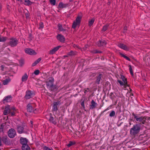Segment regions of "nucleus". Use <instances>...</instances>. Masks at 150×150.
Returning a JSON list of instances; mask_svg holds the SVG:
<instances>
[{"label": "nucleus", "mask_w": 150, "mask_h": 150, "mask_svg": "<svg viewBox=\"0 0 150 150\" xmlns=\"http://www.w3.org/2000/svg\"><path fill=\"white\" fill-rule=\"evenodd\" d=\"M132 115L134 116V118L136 119L137 121L141 122L142 124L147 125L149 120V117H139L135 115L134 114H132Z\"/></svg>", "instance_id": "f257e3e1"}, {"label": "nucleus", "mask_w": 150, "mask_h": 150, "mask_svg": "<svg viewBox=\"0 0 150 150\" xmlns=\"http://www.w3.org/2000/svg\"><path fill=\"white\" fill-rule=\"evenodd\" d=\"M1 141L6 145H9L11 144V141L7 135L3 136L2 137L0 136V146L2 145Z\"/></svg>", "instance_id": "f03ea898"}, {"label": "nucleus", "mask_w": 150, "mask_h": 150, "mask_svg": "<svg viewBox=\"0 0 150 150\" xmlns=\"http://www.w3.org/2000/svg\"><path fill=\"white\" fill-rule=\"evenodd\" d=\"M140 130V127L138 125H134L131 129L130 134L132 135H134L139 132Z\"/></svg>", "instance_id": "7ed1b4c3"}, {"label": "nucleus", "mask_w": 150, "mask_h": 150, "mask_svg": "<svg viewBox=\"0 0 150 150\" xmlns=\"http://www.w3.org/2000/svg\"><path fill=\"white\" fill-rule=\"evenodd\" d=\"M9 40L8 44L11 47H15L18 44V40L16 38H10Z\"/></svg>", "instance_id": "20e7f679"}, {"label": "nucleus", "mask_w": 150, "mask_h": 150, "mask_svg": "<svg viewBox=\"0 0 150 150\" xmlns=\"http://www.w3.org/2000/svg\"><path fill=\"white\" fill-rule=\"evenodd\" d=\"M8 137L11 138H13L16 135V132L15 130L13 128H11L8 132Z\"/></svg>", "instance_id": "39448f33"}, {"label": "nucleus", "mask_w": 150, "mask_h": 150, "mask_svg": "<svg viewBox=\"0 0 150 150\" xmlns=\"http://www.w3.org/2000/svg\"><path fill=\"white\" fill-rule=\"evenodd\" d=\"M81 17L80 16H78L76 18L75 21H74L72 24V27L75 28L76 26L79 25L80 24Z\"/></svg>", "instance_id": "423d86ee"}, {"label": "nucleus", "mask_w": 150, "mask_h": 150, "mask_svg": "<svg viewBox=\"0 0 150 150\" xmlns=\"http://www.w3.org/2000/svg\"><path fill=\"white\" fill-rule=\"evenodd\" d=\"M50 118L49 120L54 125L57 124V118L53 114L50 113Z\"/></svg>", "instance_id": "0eeeda50"}, {"label": "nucleus", "mask_w": 150, "mask_h": 150, "mask_svg": "<svg viewBox=\"0 0 150 150\" xmlns=\"http://www.w3.org/2000/svg\"><path fill=\"white\" fill-rule=\"evenodd\" d=\"M28 140L26 138H24L23 137H21L20 139V142L21 144L23 145V148L24 147L27 146V143Z\"/></svg>", "instance_id": "6e6552de"}, {"label": "nucleus", "mask_w": 150, "mask_h": 150, "mask_svg": "<svg viewBox=\"0 0 150 150\" xmlns=\"http://www.w3.org/2000/svg\"><path fill=\"white\" fill-rule=\"evenodd\" d=\"M54 79L52 77H50L48 80L46 82V84L48 88H49L54 84Z\"/></svg>", "instance_id": "1a4fd4ad"}, {"label": "nucleus", "mask_w": 150, "mask_h": 150, "mask_svg": "<svg viewBox=\"0 0 150 150\" xmlns=\"http://www.w3.org/2000/svg\"><path fill=\"white\" fill-rule=\"evenodd\" d=\"M11 110L10 106L8 105L6 106L4 111V115H7L8 114H10L9 115L11 116Z\"/></svg>", "instance_id": "9d476101"}, {"label": "nucleus", "mask_w": 150, "mask_h": 150, "mask_svg": "<svg viewBox=\"0 0 150 150\" xmlns=\"http://www.w3.org/2000/svg\"><path fill=\"white\" fill-rule=\"evenodd\" d=\"M33 95V92L30 90L27 91L25 98L26 99H28L32 97Z\"/></svg>", "instance_id": "9b49d317"}, {"label": "nucleus", "mask_w": 150, "mask_h": 150, "mask_svg": "<svg viewBox=\"0 0 150 150\" xmlns=\"http://www.w3.org/2000/svg\"><path fill=\"white\" fill-rule=\"evenodd\" d=\"M57 40L61 42H64L65 40V37L62 35L58 34L57 35Z\"/></svg>", "instance_id": "f8f14e48"}, {"label": "nucleus", "mask_w": 150, "mask_h": 150, "mask_svg": "<svg viewBox=\"0 0 150 150\" xmlns=\"http://www.w3.org/2000/svg\"><path fill=\"white\" fill-rule=\"evenodd\" d=\"M25 52L26 53L30 55H35L36 53L35 51L30 48H26L25 49Z\"/></svg>", "instance_id": "ddd939ff"}, {"label": "nucleus", "mask_w": 150, "mask_h": 150, "mask_svg": "<svg viewBox=\"0 0 150 150\" xmlns=\"http://www.w3.org/2000/svg\"><path fill=\"white\" fill-rule=\"evenodd\" d=\"M61 47L60 46H58L54 47L53 49L50 50L49 52V54H54Z\"/></svg>", "instance_id": "4468645a"}, {"label": "nucleus", "mask_w": 150, "mask_h": 150, "mask_svg": "<svg viewBox=\"0 0 150 150\" xmlns=\"http://www.w3.org/2000/svg\"><path fill=\"white\" fill-rule=\"evenodd\" d=\"M118 46L121 49L125 50L127 51L129 50V47H127L125 45L120 43L118 45Z\"/></svg>", "instance_id": "2eb2a0df"}, {"label": "nucleus", "mask_w": 150, "mask_h": 150, "mask_svg": "<svg viewBox=\"0 0 150 150\" xmlns=\"http://www.w3.org/2000/svg\"><path fill=\"white\" fill-rule=\"evenodd\" d=\"M59 104V102H54L53 103L52 111L53 112L56 111L57 110V106Z\"/></svg>", "instance_id": "dca6fc26"}, {"label": "nucleus", "mask_w": 150, "mask_h": 150, "mask_svg": "<svg viewBox=\"0 0 150 150\" xmlns=\"http://www.w3.org/2000/svg\"><path fill=\"white\" fill-rule=\"evenodd\" d=\"M11 99V96H8L5 97V98L3 100V102L4 103H5L10 101Z\"/></svg>", "instance_id": "f3484780"}, {"label": "nucleus", "mask_w": 150, "mask_h": 150, "mask_svg": "<svg viewBox=\"0 0 150 150\" xmlns=\"http://www.w3.org/2000/svg\"><path fill=\"white\" fill-rule=\"evenodd\" d=\"M27 111L29 112H31L33 111L34 109L33 107L32 104H28L27 105Z\"/></svg>", "instance_id": "a211bd4d"}, {"label": "nucleus", "mask_w": 150, "mask_h": 150, "mask_svg": "<svg viewBox=\"0 0 150 150\" xmlns=\"http://www.w3.org/2000/svg\"><path fill=\"white\" fill-rule=\"evenodd\" d=\"M97 103L93 100H92L91 102V104L90 105V108L91 109L94 108L96 107Z\"/></svg>", "instance_id": "6ab92c4d"}, {"label": "nucleus", "mask_w": 150, "mask_h": 150, "mask_svg": "<svg viewBox=\"0 0 150 150\" xmlns=\"http://www.w3.org/2000/svg\"><path fill=\"white\" fill-rule=\"evenodd\" d=\"M49 88L51 91H54L57 90V86L55 85L52 84V85L50 86Z\"/></svg>", "instance_id": "aec40b11"}, {"label": "nucleus", "mask_w": 150, "mask_h": 150, "mask_svg": "<svg viewBox=\"0 0 150 150\" xmlns=\"http://www.w3.org/2000/svg\"><path fill=\"white\" fill-rule=\"evenodd\" d=\"M11 116H13L15 115V112L16 111V110L15 107H12L11 108Z\"/></svg>", "instance_id": "412c9836"}, {"label": "nucleus", "mask_w": 150, "mask_h": 150, "mask_svg": "<svg viewBox=\"0 0 150 150\" xmlns=\"http://www.w3.org/2000/svg\"><path fill=\"white\" fill-rule=\"evenodd\" d=\"M23 127L21 126H18L17 127L18 132L19 134L23 133Z\"/></svg>", "instance_id": "4be33fe9"}, {"label": "nucleus", "mask_w": 150, "mask_h": 150, "mask_svg": "<svg viewBox=\"0 0 150 150\" xmlns=\"http://www.w3.org/2000/svg\"><path fill=\"white\" fill-rule=\"evenodd\" d=\"M28 77V76L27 75L26 73H25L24 75H23L22 78L21 80L23 82L26 81Z\"/></svg>", "instance_id": "5701e85b"}, {"label": "nucleus", "mask_w": 150, "mask_h": 150, "mask_svg": "<svg viewBox=\"0 0 150 150\" xmlns=\"http://www.w3.org/2000/svg\"><path fill=\"white\" fill-rule=\"evenodd\" d=\"M95 19L94 18L90 19L88 21V25L89 26H91L95 21Z\"/></svg>", "instance_id": "b1692460"}, {"label": "nucleus", "mask_w": 150, "mask_h": 150, "mask_svg": "<svg viewBox=\"0 0 150 150\" xmlns=\"http://www.w3.org/2000/svg\"><path fill=\"white\" fill-rule=\"evenodd\" d=\"M41 60V58H39L35 61L33 64L32 66L34 67L38 64Z\"/></svg>", "instance_id": "393cba45"}, {"label": "nucleus", "mask_w": 150, "mask_h": 150, "mask_svg": "<svg viewBox=\"0 0 150 150\" xmlns=\"http://www.w3.org/2000/svg\"><path fill=\"white\" fill-rule=\"evenodd\" d=\"M10 81L11 79H6L4 80L3 81V84L4 85H6Z\"/></svg>", "instance_id": "a878e982"}, {"label": "nucleus", "mask_w": 150, "mask_h": 150, "mask_svg": "<svg viewBox=\"0 0 150 150\" xmlns=\"http://www.w3.org/2000/svg\"><path fill=\"white\" fill-rule=\"evenodd\" d=\"M33 2L29 0L25 1V4L26 5L29 6L32 4Z\"/></svg>", "instance_id": "bb28decb"}, {"label": "nucleus", "mask_w": 150, "mask_h": 150, "mask_svg": "<svg viewBox=\"0 0 150 150\" xmlns=\"http://www.w3.org/2000/svg\"><path fill=\"white\" fill-rule=\"evenodd\" d=\"M58 27L59 30L60 31H63L64 30H65L64 29L62 28V25L59 23L58 24Z\"/></svg>", "instance_id": "cd10ccee"}, {"label": "nucleus", "mask_w": 150, "mask_h": 150, "mask_svg": "<svg viewBox=\"0 0 150 150\" xmlns=\"http://www.w3.org/2000/svg\"><path fill=\"white\" fill-rule=\"evenodd\" d=\"M120 54L121 55V56L122 57H123L124 58H125L126 60H127L129 61H131L130 59L128 57H127V56L123 54L120 53Z\"/></svg>", "instance_id": "c85d7f7f"}, {"label": "nucleus", "mask_w": 150, "mask_h": 150, "mask_svg": "<svg viewBox=\"0 0 150 150\" xmlns=\"http://www.w3.org/2000/svg\"><path fill=\"white\" fill-rule=\"evenodd\" d=\"M7 39L6 37H0V42H4Z\"/></svg>", "instance_id": "c756f323"}, {"label": "nucleus", "mask_w": 150, "mask_h": 150, "mask_svg": "<svg viewBox=\"0 0 150 150\" xmlns=\"http://www.w3.org/2000/svg\"><path fill=\"white\" fill-rule=\"evenodd\" d=\"M101 79V75H99L98 76V77L97 80L96 81V82L98 84H99L100 82V79Z\"/></svg>", "instance_id": "7c9ffc66"}, {"label": "nucleus", "mask_w": 150, "mask_h": 150, "mask_svg": "<svg viewBox=\"0 0 150 150\" xmlns=\"http://www.w3.org/2000/svg\"><path fill=\"white\" fill-rule=\"evenodd\" d=\"M121 78L122 79V81L124 82V83H127V79L125 78L123 76H121Z\"/></svg>", "instance_id": "2f4dec72"}, {"label": "nucleus", "mask_w": 150, "mask_h": 150, "mask_svg": "<svg viewBox=\"0 0 150 150\" xmlns=\"http://www.w3.org/2000/svg\"><path fill=\"white\" fill-rule=\"evenodd\" d=\"M27 146H28V147H27V146H26L24 147L23 148V149L22 146L21 147L22 150H30V147L28 144Z\"/></svg>", "instance_id": "473e14b6"}, {"label": "nucleus", "mask_w": 150, "mask_h": 150, "mask_svg": "<svg viewBox=\"0 0 150 150\" xmlns=\"http://www.w3.org/2000/svg\"><path fill=\"white\" fill-rule=\"evenodd\" d=\"M118 82L121 86H126L127 85V83H124V82L123 81H122L120 80H118Z\"/></svg>", "instance_id": "72a5a7b5"}, {"label": "nucleus", "mask_w": 150, "mask_h": 150, "mask_svg": "<svg viewBox=\"0 0 150 150\" xmlns=\"http://www.w3.org/2000/svg\"><path fill=\"white\" fill-rule=\"evenodd\" d=\"M115 112L114 110L112 111L109 114L110 117H112L115 116Z\"/></svg>", "instance_id": "f704fd0d"}, {"label": "nucleus", "mask_w": 150, "mask_h": 150, "mask_svg": "<svg viewBox=\"0 0 150 150\" xmlns=\"http://www.w3.org/2000/svg\"><path fill=\"white\" fill-rule=\"evenodd\" d=\"M59 7L60 8H62L65 7V5L64 4L62 3H60L59 5Z\"/></svg>", "instance_id": "c9c22d12"}, {"label": "nucleus", "mask_w": 150, "mask_h": 150, "mask_svg": "<svg viewBox=\"0 0 150 150\" xmlns=\"http://www.w3.org/2000/svg\"><path fill=\"white\" fill-rule=\"evenodd\" d=\"M51 4L54 5L56 3V0H49Z\"/></svg>", "instance_id": "e433bc0d"}, {"label": "nucleus", "mask_w": 150, "mask_h": 150, "mask_svg": "<svg viewBox=\"0 0 150 150\" xmlns=\"http://www.w3.org/2000/svg\"><path fill=\"white\" fill-rule=\"evenodd\" d=\"M129 71H130V72L131 74L132 75H133V72L131 66L130 65H129Z\"/></svg>", "instance_id": "4c0bfd02"}, {"label": "nucleus", "mask_w": 150, "mask_h": 150, "mask_svg": "<svg viewBox=\"0 0 150 150\" xmlns=\"http://www.w3.org/2000/svg\"><path fill=\"white\" fill-rule=\"evenodd\" d=\"M108 25H106L104 26L102 30L103 31H106L108 28Z\"/></svg>", "instance_id": "58836bf2"}, {"label": "nucleus", "mask_w": 150, "mask_h": 150, "mask_svg": "<svg viewBox=\"0 0 150 150\" xmlns=\"http://www.w3.org/2000/svg\"><path fill=\"white\" fill-rule=\"evenodd\" d=\"M43 150H52V149H50L46 146H45L43 148Z\"/></svg>", "instance_id": "ea45409f"}, {"label": "nucleus", "mask_w": 150, "mask_h": 150, "mask_svg": "<svg viewBox=\"0 0 150 150\" xmlns=\"http://www.w3.org/2000/svg\"><path fill=\"white\" fill-rule=\"evenodd\" d=\"M40 73V71L39 70H35L34 72V74L36 75H38Z\"/></svg>", "instance_id": "a19ab883"}, {"label": "nucleus", "mask_w": 150, "mask_h": 150, "mask_svg": "<svg viewBox=\"0 0 150 150\" xmlns=\"http://www.w3.org/2000/svg\"><path fill=\"white\" fill-rule=\"evenodd\" d=\"M74 144V143L73 142H69V143L67 145V146L68 147H69L70 146H72V145Z\"/></svg>", "instance_id": "79ce46f5"}, {"label": "nucleus", "mask_w": 150, "mask_h": 150, "mask_svg": "<svg viewBox=\"0 0 150 150\" xmlns=\"http://www.w3.org/2000/svg\"><path fill=\"white\" fill-rule=\"evenodd\" d=\"M32 35L31 34H30L28 37V40L30 41L32 40Z\"/></svg>", "instance_id": "37998d69"}, {"label": "nucleus", "mask_w": 150, "mask_h": 150, "mask_svg": "<svg viewBox=\"0 0 150 150\" xmlns=\"http://www.w3.org/2000/svg\"><path fill=\"white\" fill-rule=\"evenodd\" d=\"M25 15L26 18H29L30 14L28 12L26 13Z\"/></svg>", "instance_id": "c03bdc74"}, {"label": "nucleus", "mask_w": 150, "mask_h": 150, "mask_svg": "<svg viewBox=\"0 0 150 150\" xmlns=\"http://www.w3.org/2000/svg\"><path fill=\"white\" fill-rule=\"evenodd\" d=\"M112 105H110L109 106L108 108H107L105 110V111H107L110 109L112 108Z\"/></svg>", "instance_id": "a18cd8bd"}, {"label": "nucleus", "mask_w": 150, "mask_h": 150, "mask_svg": "<svg viewBox=\"0 0 150 150\" xmlns=\"http://www.w3.org/2000/svg\"><path fill=\"white\" fill-rule=\"evenodd\" d=\"M100 43H102V45H105L106 44V42H105L104 41H100Z\"/></svg>", "instance_id": "49530a36"}, {"label": "nucleus", "mask_w": 150, "mask_h": 150, "mask_svg": "<svg viewBox=\"0 0 150 150\" xmlns=\"http://www.w3.org/2000/svg\"><path fill=\"white\" fill-rule=\"evenodd\" d=\"M40 27L42 28L43 27V23L42 22H40Z\"/></svg>", "instance_id": "de8ad7c7"}, {"label": "nucleus", "mask_w": 150, "mask_h": 150, "mask_svg": "<svg viewBox=\"0 0 150 150\" xmlns=\"http://www.w3.org/2000/svg\"><path fill=\"white\" fill-rule=\"evenodd\" d=\"M74 53L73 51H71L69 54V55H74Z\"/></svg>", "instance_id": "09e8293b"}, {"label": "nucleus", "mask_w": 150, "mask_h": 150, "mask_svg": "<svg viewBox=\"0 0 150 150\" xmlns=\"http://www.w3.org/2000/svg\"><path fill=\"white\" fill-rule=\"evenodd\" d=\"M33 111L34 113H37V110L36 109H35V110H34Z\"/></svg>", "instance_id": "8fccbe9b"}, {"label": "nucleus", "mask_w": 150, "mask_h": 150, "mask_svg": "<svg viewBox=\"0 0 150 150\" xmlns=\"http://www.w3.org/2000/svg\"><path fill=\"white\" fill-rule=\"evenodd\" d=\"M2 6L1 4L0 3V11L1 10Z\"/></svg>", "instance_id": "3c124183"}, {"label": "nucleus", "mask_w": 150, "mask_h": 150, "mask_svg": "<svg viewBox=\"0 0 150 150\" xmlns=\"http://www.w3.org/2000/svg\"><path fill=\"white\" fill-rule=\"evenodd\" d=\"M3 127H2V125H1V127H0V129H3Z\"/></svg>", "instance_id": "603ef678"}, {"label": "nucleus", "mask_w": 150, "mask_h": 150, "mask_svg": "<svg viewBox=\"0 0 150 150\" xmlns=\"http://www.w3.org/2000/svg\"><path fill=\"white\" fill-rule=\"evenodd\" d=\"M11 150H19V149H11Z\"/></svg>", "instance_id": "864d4df0"}, {"label": "nucleus", "mask_w": 150, "mask_h": 150, "mask_svg": "<svg viewBox=\"0 0 150 150\" xmlns=\"http://www.w3.org/2000/svg\"><path fill=\"white\" fill-rule=\"evenodd\" d=\"M126 29H127V27H124V30H126Z\"/></svg>", "instance_id": "5fc2aeb1"}, {"label": "nucleus", "mask_w": 150, "mask_h": 150, "mask_svg": "<svg viewBox=\"0 0 150 150\" xmlns=\"http://www.w3.org/2000/svg\"><path fill=\"white\" fill-rule=\"evenodd\" d=\"M65 77V76H64V75H63V76L62 77V78H64Z\"/></svg>", "instance_id": "6e6d98bb"}, {"label": "nucleus", "mask_w": 150, "mask_h": 150, "mask_svg": "<svg viewBox=\"0 0 150 150\" xmlns=\"http://www.w3.org/2000/svg\"><path fill=\"white\" fill-rule=\"evenodd\" d=\"M1 83H0V88L1 87Z\"/></svg>", "instance_id": "4d7b16f0"}, {"label": "nucleus", "mask_w": 150, "mask_h": 150, "mask_svg": "<svg viewBox=\"0 0 150 150\" xmlns=\"http://www.w3.org/2000/svg\"><path fill=\"white\" fill-rule=\"evenodd\" d=\"M81 105H82V106L84 105V103H82Z\"/></svg>", "instance_id": "13d9d810"}, {"label": "nucleus", "mask_w": 150, "mask_h": 150, "mask_svg": "<svg viewBox=\"0 0 150 150\" xmlns=\"http://www.w3.org/2000/svg\"><path fill=\"white\" fill-rule=\"evenodd\" d=\"M73 1V0H69V1L70 2H71V1Z\"/></svg>", "instance_id": "bf43d9fd"}, {"label": "nucleus", "mask_w": 150, "mask_h": 150, "mask_svg": "<svg viewBox=\"0 0 150 150\" xmlns=\"http://www.w3.org/2000/svg\"><path fill=\"white\" fill-rule=\"evenodd\" d=\"M62 111H63L64 112V110H62Z\"/></svg>", "instance_id": "052dcab7"}, {"label": "nucleus", "mask_w": 150, "mask_h": 150, "mask_svg": "<svg viewBox=\"0 0 150 150\" xmlns=\"http://www.w3.org/2000/svg\"><path fill=\"white\" fill-rule=\"evenodd\" d=\"M18 1H20L21 0H17Z\"/></svg>", "instance_id": "680f3d73"}, {"label": "nucleus", "mask_w": 150, "mask_h": 150, "mask_svg": "<svg viewBox=\"0 0 150 150\" xmlns=\"http://www.w3.org/2000/svg\"><path fill=\"white\" fill-rule=\"evenodd\" d=\"M31 123L32 124V122L31 121Z\"/></svg>", "instance_id": "e2e57ef3"}, {"label": "nucleus", "mask_w": 150, "mask_h": 150, "mask_svg": "<svg viewBox=\"0 0 150 150\" xmlns=\"http://www.w3.org/2000/svg\"><path fill=\"white\" fill-rule=\"evenodd\" d=\"M64 57H66V56H64Z\"/></svg>", "instance_id": "0e129e2a"}, {"label": "nucleus", "mask_w": 150, "mask_h": 150, "mask_svg": "<svg viewBox=\"0 0 150 150\" xmlns=\"http://www.w3.org/2000/svg\"><path fill=\"white\" fill-rule=\"evenodd\" d=\"M129 124H130V125H131V123H129Z\"/></svg>", "instance_id": "69168bd1"}, {"label": "nucleus", "mask_w": 150, "mask_h": 150, "mask_svg": "<svg viewBox=\"0 0 150 150\" xmlns=\"http://www.w3.org/2000/svg\"><path fill=\"white\" fill-rule=\"evenodd\" d=\"M1 78V77L0 76V78Z\"/></svg>", "instance_id": "338daca9"}]
</instances>
